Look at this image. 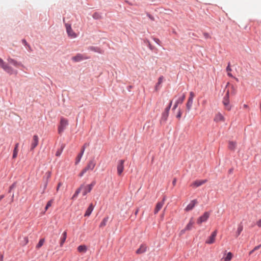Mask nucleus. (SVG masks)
Wrapping results in <instances>:
<instances>
[{
    "label": "nucleus",
    "mask_w": 261,
    "mask_h": 261,
    "mask_svg": "<svg viewBox=\"0 0 261 261\" xmlns=\"http://www.w3.org/2000/svg\"><path fill=\"white\" fill-rule=\"evenodd\" d=\"M95 185V182L93 181L91 184L87 185H82L80 188H81V191H82V193L83 196H85L88 193L90 192L92 190L93 187Z\"/></svg>",
    "instance_id": "f257e3e1"
},
{
    "label": "nucleus",
    "mask_w": 261,
    "mask_h": 261,
    "mask_svg": "<svg viewBox=\"0 0 261 261\" xmlns=\"http://www.w3.org/2000/svg\"><path fill=\"white\" fill-rule=\"evenodd\" d=\"M68 124V121L67 119L62 117L60 120V124L58 126V133L61 134L64 130L66 126Z\"/></svg>",
    "instance_id": "f03ea898"
},
{
    "label": "nucleus",
    "mask_w": 261,
    "mask_h": 261,
    "mask_svg": "<svg viewBox=\"0 0 261 261\" xmlns=\"http://www.w3.org/2000/svg\"><path fill=\"white\" fill-rule=\"evenodd\" d=\"M0 66L6 72L10 74H17V70H14L11 67L5 64L4 62H3V64H1Z\"/></svg>",
    "instance_id": "7ed1b4c3"
},
{
    "label": "nucleus",
    "mask_w": 261,
    "mask_h": 261,
    "mask_svg": "<svg viewBox=\"0 0 261 261\" xmlns=\"http://www.w3.org/2000/svg\"><path fill=\"white\" fill-rule=\"evenodd\" d=\"M65 27L68 36L70 38H75L77 35L72 30L71 24L65 23Z\"/></svg>",
    "instance_id": "20e7f679"
},
{
    "label": "nucleus",
    "mask_w": 261,
    "mask_h": 261,
    "mask_svg": "<svg viewBox=\"0 0 261 261\" xmlns=\"http://www.w3.org/2000/svg\"><path fill=\"white\" fill-rule=\"evenodd\" d=\"M222 102L225 107V110L230 111L231 110V107L229 105V91H227L225 96L223 98Z\"/></svg>",
    "instance_id": "39448f33"
},
{
    "label": "nucleus",
    "mask_w": 261,
    "mask_h": 261,
    "mask_svg": "<svg viewBox=\"0 0 261 261\" xmlns=\"http://www.w3.org/2000/svg\"><path fill=\"white\" fill-rule=\"evenodd\" d=\"M124 160H120L118 161L117 165V171L119 176H121L124 170Z\"/></svg>",
    "instance_id": "423d86ee"
},
{
    "label": "nucleus",
    "mask_w": 261,
    "mask_h": 261,
    "mask_svg": "<svg viewBox=\"0 0 261 261\" xmlns=\"http://www.w3.org/2000/svg\"><path fill=\"white\" fill-rule=\"evenodd\" d=\"M210 216V213L208 212H204V214L198 218L197 223L198 224H201L203 222H206Z\"/></svg>",
    "instance_id": "0eeeda50"
},
{
    "label": "nucleus",
    "mask_w": 261,
    "mask_h": 261,
    "mask_svg": "<svg viewBox=\"0 0 261 261\" xmlns=\"http://www.w3.org/2000/svg\"><path fill=\"white\" fill-rule=\"evenodd\" d=\"M195 96V94L193 92H190V96L188 98V101L186 104L187 109L188 111L190 110L193 104V98Z\"/></svg>",
    "instance_id": "6e6552de"
},
{
    "label": "nucleus",
    "mask_w": 261,
    "mask_h": 261,
    "mask_svg": "<svg viewBox=\"0 0 261 261\" xmlns=\"http://www.w3.org/2000/svg\"><path fill=\"white\" fill-rule=\"evenodd\" d=\"M217 233V231L216 230L213 232L211 236L205 241V243L208 244H213L215 242Z\"/></svg>",
    "instance_id": "1a4fd4ad"
},
{
    "label": "nucleus",
    "mask_w": 261,
    "mask_h": 261,
    "mask_svg": "<svg viewBox=\"0 0 261 261\" xmlns=\"http://www.w3.org/2000/svg\"><path fill=\"white\" fill-rule=\"evenodd\" d=\"M165 200V197H164L162 201L158 202L156 203V206L154 208V214H156L163 207V206L164 204Z\"/></svg>",
    "instance_id": "9d476101"
},
{
    "label": "nucleus",
    "mask_w": 261,
    "mask_h": 261,
    "mask_svg": "<svg viewBox=\"0 0 261 261\" xmlns=\"http://www.w3.org/2000/svg\"><path fill=\"white\" fill-rule=\"evenodd\" d=\"M197 203L198 201L196 199L192 200L185 208V211L186 212H189L192 210Z\"/></svg>",
    "instance_id": "9b49d317"
},
{
    "label": "nucleus",
    "mask_w": 261,
    "mask_h": 261,
    "mask_svg": "<svg viewBox=\"0 0 261 261\" xmlns=\"http://www.w3.org/2000/svg\"><path fill=\"white\" fill-rule=\"evenodd\" d=\"M96 165V161L95 160L93 159L91 160L87 164V165L85 168V169H86L87 171L88 170H92L95 168Z\"/></svg>",
    "instance_id": "f8f14e48"
},
{
    "label": "nucleus",
    "mask_w": 261,
    "mask_h": 261,
    "mask_svg": "<svg viewBox=\"0 0 261 261\" xmlns=\"http://www.w3.org/2000/svg\"><path fill=\"white\" fill-rule=\"evenodd\" d=\"M39 142V138L37 135L33 137V140L31 145V150H33L38 145Z\"/></svg>",
    "instance_id": "ddd939ff"
},
{
    "label": "nucleus",
    "mask_w": 261,
    "mask_h": 261,
    "mask_svg": "<svg viewBox=\"0 0 261 261\" xmlns=\"http://www.w3.org/2000/svg\"><path fill=\"white\" fill-rule=\"evenodd\" d=\"M214 120L216 122H224L225 118L221 113L219 112L215 115Z\"/></svg>",
    "instance_id": "4468645a"
},
{
    "label": "nucleus",
    "mask_w": 261,
    "mask_h": 261,
    "mask_svg": "<svg viewBox=\"0 0 261 261\" xmlns=\"http://www.w3.org/2000/svg\"><path fill=\"white\" fill-rule=\"evenodd\" d=\"M89 58L84 57V56L81 54H78L76 56L72 58V60L74 62H80L83 60L88 59Z\"/></svg>",
    "instance_id": "2eb2a0df"
},
{
    "label": "nucleus",
    "mask_w": 261,
    "mask_h": 261,
    "mask_svg": "<svg viewBox=\"0 0 261 261\" xmlns=\"http://www.w3.org/2000/svg\"><path fill=\"white\" fill-rule=\"evenodd\" d=\"M206 181L207 180L206 179L195 180L191 185V186L193 187V188H197L205 184Z\"/></svg>",
    "instance_id": "dca6fc26"
},
{
    "label": "nucleus",
    "mask_w": 261,
    "mask_h": 261,
    "mask_svg": "<svg viewBox=\"0 0 261 261\" xmlns=\"http://www.w3.org/2000/svg\"><path fill=\"white\" fill-rule=\"evenodd\" d=\"M185 97H186L185 95L183 94V95L181 97L179 98L175 102V103L173 106V110H175V109H176L178 104L182 103L183 102V101H184Z\"/></svg>",
    "instance_id": "f3484780"
},
{
    "label": "nucleus",
    "mask_w": 261,
    "mask_h": 261,
    "mask_svg": "<svg viewBox=\"0 0 261 261\" xmlns=\"http://www.w3.org/2000/svg\"><path fill=\"white\" fill-rule=\"evenodd\" d=\"M147 249V246L145 245L142 244L139 248H138L136 251L137 254H142L146 252Z\"/></svg>",
    "instance_id": "a211bd4d"
},
{
    "label": "nucleus",
    "mask_w": 261,
    "mask_h": 261,
    "mask_svg": "<svg viewBox=\"0 0 261 261\" xmlns=\"http://www.w3.org/2000/svg\"><path fill=\"white\" fill-rule=\"evenodd\" d=\"M93 208H94V206H93V204L92 203L90 204V205L89 206V207H88V208L87 209L86 213L84 215V216L85 217L89 216L91 215L92 212L93 211Z\"/></svg>",
    "instance_id": "6ab92c4d"
},
{
    "label": "nucleus",
    "mask_w": 261,
    "mask_h": 261,
    "mask_svg": "<svg viewBox=\"0 0 261 261\" xmlns=\"http://www.w3.org/2000/svg\"><path fill=\"white\" fill-rule=\"evenodd\" d=\"M225 255L226 256H224L222 257V260L223 261H230L233 256L232 254L229 252L226 253Z\"/></svg>",
    "instance_id": "aec40b11"
},
{
    "label": "nucleus",
    "mask_w": 261,
    "mask_h": 261,
    "mask_svg": "<svg viewBox=\"0 0 261 261\" xmlns=\"http://www.w3.org/2000/svg\"><path fill=\"white\" fill-rule=\"evenodd\" d=\"M67 238V232L65 231L62 234V237L60 239V246L62 247L64 243H65Z\"/></svg>",
    "instance_id": "412c9836"
},
{
    "label": "nucleus",
    "mask_w": 261,
    "mask_h": 261,
    "mask_svg": "<svg viewBox=\"0 0 261 261\" xmlns=\"http://www.w3.org/2000/svg\"><path fill=\"white\" fill-rule=\"evenodd\" d=\"M8 61L10 63L12 64L15 66L18 67L19 66L21 65V64L19 62H17L16 61L14 60L13 59H11L10 58H9L8 59Z\"/></svg>",
    "instance_id": "4be33fe9"
},
{
    "label": "nucleus",
    "mask_w": 261,
    "mask_h": 261,
    "mask_svg": "<svg viewBox=\"0 0 261 261\" xmlns=\"http://www.w3.org/2000/svg\"><path fill=\"white\" fill-rule=\"evenodd\" d=\"M163 79H164V77L163 76H161L159 78L158 83L155 87V90L156 91H158L160 89V85L162 83Z\"/></svg>",
    "instance_id": "5701e85b"
},
{
    "label": "nucleus",
    "mask_w": 261,
    "mask_h": 261,
    "mask_svg": "<svg viewBox=\"0 0 261 261\" xmlns=\"http://www.w3.org/2000/svg\"><path fill=\"white\" fill-rule=\"evenodd\" d=\"M77 251L79 252H83V253H85L87 251V247L86 245H80L77 248Z\"/></svg>",
    "instance_id": "b1692460"
},
{
    "label": "nucleus",
    "mask_w": 261,
    "mask_h": 261,
    "mask_svg": "<svg viewBox=\"0 0 261 261\" xmlns=\"http://www.w3.org/2000/svg\"><path fill=\"white\" fill-rule=\"evenodd\" d=\"M109 218L108 216L104 218L99 224V227L103 228V227H105L107 225Z\"/></svg>",
    "instance_id": "393cba45"
},
{
    "label": "nucleus",
    "mask_w": 261,
    "mask_h": 261,
    "mask_svg": "<svg viewBox=\"0 0 261 261\" xmlns=\"http://www.w3.org/2000/svg\"><path fill=\"white\" fill-rule=\"evenodd\" d=\"M18 145H19L18 143H17L15 145V148L13 150V156H12V158L13 159H15L17 157L18 151Z\"/></svg>",
    "instance_id": "a878e982"
},
{
    "label": "nucleus",
    "mask_w": 261,
    "mask_h": 261,
    "mask_svg": "<svg viewBox=\"0 0 261 261\" xmlns=\"http://www.w3.org/2000/svg\"><path fill=\"white\" fill-rule=\"evenodd\" d=\"M45 176L46 177V181L44 184V190H45L47 187V183H48V180L49 179V178L51 176V172L50 171H48L45 174Z\"/></svg>",
    "instance_id": "bb28decb"
},
{
    "label": "nucleus",
    "mask_w": 261,
    "mask_h": 261,
    "mask_svg": "<svg viewBox=\"0 0 261 261\" xmlns=\"http://www.w3.org/2000/svg\"><path fill=\"white\" fill-rule=\"evenodd\" d=\"M236 147V143L233 141H230L228 144V148L230 150H234Z\"/></svg>",
    "instance_id": "cd10ccee"
},
{
    "label": "nucleus",
    "mask_w": 261,
    "mask_h": 261,
    "mask_svg": "<svg viewBox=\"0 0 261 261\" xmlns=\"http://www.w3.org/2000/svg\"><path fill=\"white\" fill-rule=\"evenodd\" d=\"M193 224H194V222H193L192 219H191L189 223L187 225V226L185 227L186 229H187L188 230H191L193 226Z\"/></svg>",
    "instance_id": "c85d7f7f"
},
{
    "label": "nucleus",
    "mask_w": 261,
    "mask_h": 261,
    "mask_svg": "<svg viewBox=\"0 0 261 261\" xmlns=\"http://www.w3.org/2000/svg\"><path fill=\"white\" fill-rule=\"evenodd\" d=\"M242 230H243V226L241 225H240L238 226L237 232H236V237H238L240 234V233H241Z\"/></svg>",
    "instance_id": "c756f323"
},
{
    "label": "nucleus",
    "mask_w": 261,
    "mask_h": 261,
    "mask_svg": "<svg viewBox=\"0 0 261 261\" xmlns=\"http://www.w3.org/2000/svg\"><path fill=\"white\" fill-rule=\"evenodd\" d=\"M169 112L164 111L162 114V119L166 121L168 117Z\"/></svg>",
    "instance_id": "7c9ffc66"
},
{
    "label": "nucleus",
    "mask_w": 261,
    "mask_h": 261,
    "mask_svg": "<svg viewBox=\"0 0 261 261\" xmlns=\"http://www.w3.org/2000/svg\"><path fill=\"white\" fill-rule=\"evenodd\" d=\"M81 191V188H78L75 192V193L74 194L73 196L72 197V199H73L75 198L77 196V195H79V194L80 193Z\"/></svg>",
    "instance_id": "2f4dec72"
},
{
    "label": "nucleus",
    "mask_w": 261,
    "mask_h": 261,
    "mask_svg": "<svg viewBox=\"0 0 261 261\" xmlns=\"http://www.w3.org/2000/svg\"><path fill=\"white\" fill-rule=\"evenodd\" d=\"M44 239H41L39 243H38V244L36 246V248H40L44 244Z\"/></svg>",
    "instance_id": "473e14b6"
},
{
    "label": "nucleus",
    "mask_w": 261,
    "mask_h": 261,
    "mask_svg": "<svg viewBox=\"0 0 261 261\" xmlns=\"http://www.w3.org/2000/svg\"><path fill=\"white\" fill-rule=\"evenodd\" d=\"M53 203V200L51 199V200H50L49 201H48V202L47 203V204L45 207V211H47V209L51 206L52 205V203Z\"/></svg>",
    "instance_id": "72a5a7b5"
},
{
    "label": "nucleus",
    "mask_w": 261,
    "mask_h": 261,
    "mask_svg": "<svg viewBox=\"0 0 261 261\" xmlns=\"http://www.w3.org/2000/svg\"><path fill=\"white\" fill-rule=\"evenodd\" d=\"M231 70V69L230 67V64H229L227 66V68H226V71H227V74L230 77H232V75L231 74V73H230V71Z\"/></svg>",
    "instance_id": "f704fd0d"
},
{
    "label": "nucleus",
    "mask_w": 261,
    "mask_h": 261,
    "mask_svg": "<svg viewBox=\"0 0 261 261\" xmlns=\"http://www.w3.org/2000/svg\"><path fill=\"white\" fill-rule=\"evenodd\" d=\"M89 49L91 50H92V51H96V52H98L99 53H101V52L100 51V49L98 48H96V47H90L89 48Z\"/></svg>",
    "instance_id": "c9c22d12"
},
{
    "label": "nucleus",
    "mask_w": 261,
    "mask_h": 261,
    "mask_svg": "<svg viewBox=\"0 0 261 261\" xmlns=\"http://www.w3.org/2000/svg\"><path fill=\"white\" fill-rule=\"evenodd\" d=\"M82 156L83 155L81 154H78V155L77 156V157L76 158L75 164H77L80 162Z\"/></svg>",
    "instance_id": "e433bc0d"
},
{
    "label": "nucleus",
    "mask_w": 261,
    "mask_h": 261,
    "mask_svg": "<svg viewBox=\"0 0 261 261\" xmlns=\"http://www.w3.org/2000/svg\"><path fill=\"white\" fill-rule=\"evenodd\" d=\"M87 171L85 168L83 169L81 172L79 174V176L82 177Z\"/></svg>",
    "instance_id": "4c0bfd02"
},
{
    "label": "nucleus",
    "mask_w": 261,
    "mask_h": 261,
    "mask_svg": "<svg viewBox=\"0 0 261 261\" xmlns=\"http://www.w3.org/2000/svg\"><path fill=\"white\" fill-rule=\"evenodd\" d=\"M28 242H29L28 238L27 237H24L23 245H25L27 244Z\"/></svg>",
    "instance_id": "58836bf2"
},
{
    "label": "nucleus",
    "mask_w": 261,
    "mask_h": 261,
    "mask_svg": "<svg viewBox=\"0 0 261 261\" xmlns=\"http://www.w3.org/2000/svg\"><path fill=\"white\" fill-rule=\"evenodd\" d=\"M181 111L179 110L178 112V114H177L176 115V117L178 118V119H180L181 116Z\"/></svg>",
    "instance_id": "ea45409f"
},
{
    "label": "nucleus",
    "mask_w": 261,
    "mask_h": 261,
    "mask_svg": "<svg viewBox=\"0 0 261 261\" xmlns=\"http://www.w3.org/2000/svg\"><path fill=\"white\" fill-rule=\"evenodd\" d=\"M62 185V182H60L58 183V186L57 187V189H56V191L58 192L59 190V188Z\"/></svg>",
    "instance_id": "a19ab883"
},
{
    "label": "nucleus",
    "mask_w": 261,
    "mask_h": 261,
    "mask_svg": "<svg viewBox=\"0 0 261 261\" xmlns=\"http://www.w3.org/2000/svg\"><path fill=\"white\" fill-rule=\"evenodd\" d=\"M203 35L205 38H210V35L207 33H204L203 34Z\"/></svg>",
    "instance_id": "79ce46f5"
},
{
    "label": "nucleus",
    "mask_w": 261,
    "mask_h": 261,
    "mask_svg": "<svg viewBox=\"0 0 261 261\" xmlns=\"http://www.w3.org/2000/svg\"><path fill=\"white\" fill-rule=\"evenodd\" d=\"M261 247V244H260L259 245H258V246H255L253 249H254V250H257L258 249H259L260 248V247Z\"/></svg>",
    "instance_id": "37998d69"
},
{
    "label": "nucleus",
    "mask_w": 261,
    "mask_h": 261,
    "mask_svg": "<svg viewBox=\"0 0 261 261\" xmlns=\"http://www.w3.org/2000/svg\"><path fill=\"white\" fill-rule=\"evenodd\" d=\"M256 224L259 226L261 227V219H259L257 221Z\"/></svg>",
    "instance_id": "c03bdc74"
},
{
    "label": "nucleus",
    "mask_w": 261,
    "mask_h": 261,
    "mask_svg": "<svg viewBox=\"0 0 261 261\" xmlns=\"http://www.w3.org/2000/svg\"><path fill=\"white\" fill-rule=\"evenodd\" d=\"M85 145L83 147V148L82 149V150H81V152L80 154H82V155H83V153H84V150H85Z\"/></svg>",
    "instance_id": "a18cd8bd"
},
{
    "label": "nucleus",
    "mask_w": 261,
    "mask_h": 261,
    "mask_svg": "<svg viewBox=\"0 0 261 261\" xmlns=\"http://www.w3.org/2000/svg\"><path fill=\"white\" fill-rule=\"evenodd\" d=\"M153 39H154V41L156 43H157L158 44H160V40L159 39H158V38H154Z\"/></svg>",
    "instance_id": "49530a36"
},
{
    "label": "nucleus",
    "mask_w": 261,
    "mask_h": 261,
    "mask_svg": "<svg viewBox=\"0 0 261 261\" xmlns=\"http://www.w3.org/2000/svg\"><path fill=\"white\" fill-rule=\"evenodd\" d=\"M186 230H187V229H186V228H185V229H184L181 230L180 231V234H184V233L185 232V231H186Z\"/></svg>",
    "instance_id": "de8ad7c7"
},
{
    "label": "nucleus",
    "mask_w": 261,
    "mask_h": 261,
    "mask_svg": "<svg viewBox=\"0 0 261 261\" xmlns=\"http://www.w3.org/2000/svg\"><path fill=\"white\" fill-rule=\"evenodd\" d=\"M61 153V151H57L56 155V156H60Z\"/></svg>",
    "instance_id": "09e8293b"
},
{
    "label": "nucleus",
    "mask_w": 261,
    "mask_h": 261,
    "mask_svg": "<svg viewBox=\"0 0 261 261\" xmlns=\"http://www.w3.org/2000/svg\"><path fill=\"white\" fill-rule=\"evenodd\" d=\"M170 109V107H168L165 109V111L169 112Z\"/></svg>",
    "instance_id": "8fccbe9b"
},
{
    "label": "nucleus",
    "mask_w": 261,
    "mask_h": 261,
    "mask_svg": "<svg viewBox=\"0 0 261 261\" xmlns=\"http://www.w3.org/2000/svg\"><path fill=\"white\" fill-rule=\"evenodd\" d=\"M176 179H174L173 181H172V184L174 186L175 184H176Z\"/></svg>",
    "instance_id": "3c124183"
},
{
    "label": "nucleus",
    "mask_w": 261,
    "mask_h": 261,
    "mask_svg": "<svg viewBox=\"0 0 261 261\" xmlns=\"http://www.w3.org/2000/svg\"><path fill=\"white\" fill-rule=\"evenodd\" d=\"M255 251V250H254V249L253 250H252L251 251H250L249 252V255L252 254L253 253V252Z\"/></svg>",
    "instance_id": "603ef678"
},
{
    "label": "nucleus",
    "mask_w": 261,
    "mask_h": 261,
    "mask_svg": "<svg viewBox=\"0 0 261 261\" xmlns=\"http://www.w3.org/2000/svg\"><path fill=\"white\" fill-rule=\"evenodd\" d=\"M243 107L244 108L246 109V108H248V105L245 104V105H244Z\"/></svg>",
    "instance_id": "864d4df0"
},
{
    "label": "nucleus",
    "mask_w": 261,
    "mask_h": 261,
    "mask_svg": "<svg viewBox=\"0 0 261 261\" xmlns=\"http://www.w3.org/2000/svg\"><path fill=\"white\" fill-rule=\"evenodd\" d=\"M172 103V101H170L168 107H170L171 108Z\"/></svg>",
    "instance_id": "5fc2aeb1"
},
{
    "label": "nucleus",
    "mask_w": 261,
    "mask_h": 261,
    "mask_svg": "<svg viewBox=\"0 0 261 261\" xmlns=\"http://www.w3.org/2000/svg\"><path fill=\"white\" fill-rule=\"evenodd\" d=\"M3 62H4V61H3L1 58H0V65H1V64H3Z\"/></svg>",
    "instance_id": "6e6d98bb"
},
{
    "label": "nucleus",
    "mask_w": 261,
    "mask_h": 261,
    "mask_svg": "<svg viewBox=\"0 0 261 261\" xmlns=\"http://www.w3.org/2000/svg\"><path fill=\"white\" fill-rule=\"evenodd\" d=\"M22 42H23V43L24 44H25V45L27 44V42H26V41H25V40H22Z\"/></svg>",
    "instance_id": "4d7b16f0"
},
{
    "label": "nucleus",
    "mask_w": 261,
    "mask_h": 261,
    "mask_svg": "<svg viewBox=\"0 0 261 261\" xmlns=\"http://www.w3.org/2000/svg\"><path fill=\"white\" fill-rule=\"evenodd\" d=\"M138 212H139V210L138 209V210H137V211L135 212V215H137L138 214Z\"/></svg>",
    "instance_id": "13d9d810"
},
{
    "label": "nucleus",
    "mask_w": 261,
    "mask_h": 261,
    "mask_svg": "<svg viewBox=\"0 0 261 261\" xmlns=\"http://www.w3.org/2000/svg\"><path fill=\"white\" fill-rule=\"evenodd\" d=\"M4 197V196L2 195L0 197V200Z\"/></svg>",
    "instance_id": "bf43d9fd"
},
{
    "label": "nucleus",
    "mask_w": 261,
    "mask_h": 261,
    "mask_svg": "<svg viewBox=\"0 0 261 261\" xmlns=\"http://www.w3.org/2000/svg\"><path fill=\"white\" fill-rule=\"evenodd\" d=\"M3 259V256H2L1 257V260L2 261Z\"/></svg>",
    "instance_id": "052dcab7"
},
{
    "label": "nucleus",
    "mask_w": 261,
    "mask_h": 261,
    "mask_svg": "<svg viewBox=\"0 0 261 261\" xmlns=\"http://www.w3.org/2000/svg\"><path fill=\"white\" fill-rule=\"evenodd\" d=\"M147 42L148 43V45H149V46L150 47V44L149 42V41H147Z\"/></svg>",
    "instance_id": "680f3d73"
},
{
    "label": "nucleus",
    "mask_w": 261,
    "mask_h": 261,
    "mask_svg": "<svg viewBox=\"0 0 261 261\" xmlns=\"http://www.w3.org/2000/svg\"><path fill=\"white\" fill-rule=\"evenodd\" d=\"M13 187V185H12V186L10 187V189H11Z\"/></svg>",
    "instance_id": "e2e57ef3"
}]
</instances>
